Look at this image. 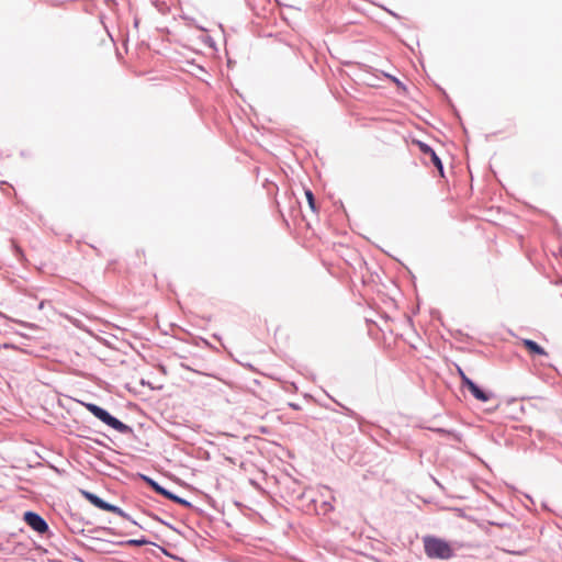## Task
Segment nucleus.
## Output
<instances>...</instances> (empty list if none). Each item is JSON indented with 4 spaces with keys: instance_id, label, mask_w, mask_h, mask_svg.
Masks as SVG:
<instances>
[{
    "instance_id": "obj_21",
    "label": "nucleus",
    "mask_w": 562,
    "mask_h": 562,
    "mask_svg": "<svg viewBox=\"0 0 562 562\" xmlns=\"http://www.w3.org/2000/svg\"><path fill=\"white\" fill-rule=\"evenodd\" d=\"M322 506L325 508V512L334 510V506L329 502H324Z\"/></svg>"
},
{
    "instance_id": "obj_10",
    "label": "nucleus",
    "mask_w": 562,
    "mask_h": 562,
    "mask_svg": "<svg viewBox=\"0 0 562 562\" xmlns=\"http://www.w3.org/2000/svg\"><path fill=\"white\" fill-rule=\"evenodd\" d=\"M81 522L83 519L79 515L70 514V522L67 524V527L72 533L85 535V529L79 526ZM85 524H89V521H85Z\"/></svg>"
},
{
    "instance_id": "obj_23",
    "label": "nucleus",
    "mask_w": 562,
    "mask_h": 562,
    "mask_svg": "<svg viewBox=\"0 0 562 562\" xmlns=\"http://www.w3.org/2000/svg\"><path fill=\"white\" fill-rule=\"evenodd\" d=\"M205 43L209 44V46L211 47H215V41L211 36H207Z\"/></svg>"
},
{
    "instance_id": "obj_1",
    "label": "nucleus",
    "mask_w": 562,
    "mask_h": 562,
    "mask_svg": "<svg viewBox=\"0 0 562 562\" xmlns=\"http://www.w3.org/2000/svg\"><path fill=\"white\" fill-rule=\"evenodd\" d=\"M424 551L429 559L449 560L456 555L451 543L440 537L427 535L423 538Z\"/></svg>"
},
{
    "instance_id": "obj_25",
    "label": "nucleus",
    "mask_w": 562,
    "mask_h": 562,
    "mask_svg": "<svg viewBox=\"0 0 562 562\" xmlns=\"http://www.w3.org/2000/svg\"><path fill=\"white\" fill-rule=\"evenodd\" d=\"M434 482H435V484H437L440 488H442V485L440 484V482H439V481H437L435 477H434Z\"/></svg>"
},
{
    "instance_id": "obj_16",
    "label": "nucleus",
    "mask_w": 562,
    "mask_h": 562,
    "mask_svg": "<svg viewBox=\"0 0 562 562\" xmlns=\"http://www.w3.org/2000/svg\"><path fill=\"white\" fill-rule=\"evenodd\" d=\"M92 531H101V532H104V533L111 535V536H123V533L121 531L116 530L115 528L106 527V526L95 527Z\"/></svg>"
},
{
    "instance_id": "obj_18",
    "label": "nucleus",
    "mask_w": 562,
    "mask_h": 562,
    "mask_svg": "<svg viewBox=\"0 0 562 562\" xmlns=\"http://www.w3.org/2000/svg\"><path fill=\"white\" fill-rule=\"evenodd\" d=\"M333 401L342 409L344 414L347 415L348 417H351V418H356L357 417V413L355 411H352L351 408L342 405L341 403H339L338 401L334 400Z\"/></svg>"
},
{
    "instance_id": "obj_27",
    "label": "nucleus",
    "mask_w": 562,
    "mask_h": 562,
    "mask_svg": "<svg viewBox=\"0 0 562 562\" xmlns=\"http://www.w3.org/2000/svg\"><path fill=\"white\" fill-rule=\"evenodd\" d=\"M3 347H4V348H9V347H11V346H10L9 344H4V346H3Z\"/></svg>"
},
{
    "instance_id": "obj_22",
    "label": "nucleus",
    "mask_w": 562,
    "mask_h": 562,
    "mask_svg": "<svg viewBox=\"0 0 562 562\" xmlns=\"http://www.w3.org/2000/svg\"><path fill=\"white\" fill-rule=\"evenodd\" d=\"M288 405L294 411H300L302 408L300 404L293 402H290Z\"/></svg>"
},
{
    "instance_id": "obj_6",
    "label": "nucleus",
    "mask_w": 562,
    "mask_h": 562,
    "mask_svg": "<svg viewBox=\"0 0 562 562\" xmlns=\"http://www.w3.org/2000/svg\"><path fill=\"white\" fill-rule=\"evenodd\" d=\"M138 476L155 493H157V494L164 496L165 498H167V495L170 493V491L168 488H166L162 485H160L156 480H154L149 475H146V474H143V473H138Z\"/></svg>"
},
{
    "instance_id": "obj_3",
    "label": "nucleus",
    "mask_w": 562,
    "mask_h": 562,
    "mask_svg": "<svg viewBox=\"0 0 562 562\" xmlns=\"http://www.w3.org/2000/svg\"><path fill=\"white\" fill-rule=\"evenodd\" d=\"M23 521L35 532L45 535L49 532L47 521L38 513L34 510H26L23 514Z\"/></svg>"
},
{
    "instance_id": "obj_13",
    "label": "nucleus",
    "mask_w": 562,
    "mask_h": 562,
    "mask_svg": "<svg viewBox=\"0 0 562 562\" xmlns=\"http://www.w3.org/2000/svg\"><path fill=\"white\" fill-rule=\"evenodd\" d=\"M167 499H168V501H171V502H173V503H176V504H179V505H181V506H183V507H186V508H192V507H193V505H192V503H191L190 501H188V499H186V498H183V497H181V496H179V495L175 494V493H173V492H171V491H170V493L167 495Z\"/></svg>"
},
{
    "instance_id": "obj_9",
    "label": "nucleus",
    "mask_w": 562,
    "mask_h": 562,
    "mask_svg": "<svg viewBox=\"0 0 562 562\" xmlns=\"http://www.w3.org/2000/svg\"><path fill=\"white\" fill-rule=\"evenodd\" d=\"M104 512H110V513H113L128 521H131L133 525H136L138 526L139 528L142 529H145L142 525H139L136 520H134L132 518V516L130 514H127L125 510H123L120 506L117 505H114V504H111V503H108Z\"/></svg>"
},
{
    "instance_id": "obj_8",
    "label": "nucleus",
    "mask_w": 562,
    "mask_h": 562,
    "mask_svg": "<svg viewBox=\"0 0 562 562\" xmlns=\"http://www.w3.org/2000/svg\"><path fill=\"white\" fill-rule=\"evenodd\" d=\"M81 496L88 501L91 505H93L94 507L101 509V510H104L108 503L106 501H104L103 498H101L99 495H97L95 493H92L90 491H87V490H79Z\"/></svg>"
},
{
    "instance_id": "obj_12",
    "label": "nucleus",
    "mask_w": 562,
    "mask_h": 562,
    "mask_svg": "<svg viewBox=\"0 0 562 562\" xmlns=\"http://www.w3.org/2000/svg\"><path fill=\"white\" fill-rule=\"evenodd\" d=\"M430 429L440 436L451 437L457 442L462 441V435L453 429H446V428H441V427L430 428Z\"/></svg>"
},
{
    "instance_id": "obj_2",
    "label": "nucleus",
    "mask_w": 562,
    "mask_h": 562,
    "mask_svg": "<svg viewBox=\"0 0 562 562\" xmlns=\"http://www.w3.org/2000/svg\"><path fill=\"white\" fill-rule=\"evenodd\" d=\"M82 405L86 407V409L91 413L95 418H98L100 422L109 426L110 428L116 430L117 432L122 435H133L134 429L113 416L108 409L99 406L94 403H88L82 402Z\"/></svg>"
},
{
    "instance_id": "obj_19",
    "label": "nucleus",
    "mask_w": 562,
    "mask_h": 562,
    "mask_svg": "<svg viewBox=\"0 0 562 562\" xmlns=\"http://www.w3.org/2000/svg\"><path fill=\"white\" fill-rule=\"evenodd\" d=\"M438 89L440 90V92L442 93L445 100L447 101V103H449V105L452 108L453 112L456 113V115L460 119V115L458 113V110L456 109V106L453 105L450 97L448 95V93L446 92L445 89H442L441 87H438Z\"/></svg>"
},
{
    "instance_id": "obj_7",
    "label": "nucleus",
    "mask_w": 562,
    "mask_h": 562,
    "mask_svg": "<svg viewBox=\"0 0 562 562\" xmlns=\"http://www.w3.org/2000/svg\"><path fill=\"white\" fill-rule=\"evenodd\" d=\"M520 342L531 356H548L546 349L532 339L522 338Z\"/></svg>"
},
{
    "instance_id": "obj_15",
    "label": "nucleus",
    "mask_w": 562,
    "mask_h": 562,
    "mask_svg": "<svg viewBox=\"0 0 562 562\" xmlns=\"http://www.w3.org/2000/svg\"><path fill=\"white\" fill-rule=\"evenodd\" d=\"M383 75L389 80H391L397 87V89L402 90L403 92L407 91V88H406L405 83L403 81H401L397 77H395L393 75H390V74H386V72H383Z\"/></svg>"
},
{
    "instance_id": "obj_26",
    "label": "nucleus",
    "mask_w": 562,
    "mask_h": 562,
    "mask_svg": "<svg viewBox=\"0 0 562 562\" xmlns=\"http://www.w3.org/2000/svg\"><path fill=\"white\" fill-rule=\"evenodd\" d=\"M93 540H97V541H103V539H101V538H97V537H95V538H93Z\"/></svg>"
},
{
    "instance_id": "obj_5",
    "label": "nucleus",
    "mask_w": 562,
    "mask_h": 562,
    "mask_svg": "<svg viewBox=\"0 0 562 562\" xmlns=\"http://www.w3.org/2000/svg\"><path fill=\"white\" fill-rule=\"evenodd\" d=\"M414 143L417 145L420 153H423L424 155L431 156V164L438 170L439 176L443 178L445 177V167H443L441 158L437 155V153L434 150V148L429 144H427L423 140H414Z\"/></svg>"
},
{
    "instance_id": "obj_17",
    "label": "nucleus",
    "mask_w": 562,
    "mask_h": 562,
    "mask_svg": "<svg viewBox=\"0 0 562 562\" xmlns=\"http://www.w3.org/2000/svg\"><path fill=\"white\" fill-rule=\"evenodd\" d=\"M456 370L461 380V386L463 387L467 384V382L470 381L471 379L465 374V372L460 366L457 364Z\"/></svg>"
},
{
    "instance_id": "obj_24",
    "label": "nucleus",
    "mask_w": 562,
    "mask_h": 562,
    "mask_svg": "<svg viewBox=\"0 0 562 562\" xmlns=\"http://www.w3.org/2000/svg\"><path fill=\"white\" fill-rule=\"evenodd\" d=\"M93 441H94L97 445H99V446H103V447L105 446V445L103 443V441H101V440H99V439H94Z\"/></svg>"
},
{
    "instance_id": "obj_20",
    "label": "nucleus",
    "mask_w": 562,
    "mask_h": 562,
    "mask_svg": "<svg viewBox=\"0 0 562 562\" xmlns=\"http://www.w3.org/2000/svg\"><path fill=\"white\" fill-rule=\"evenodd\" d=\"M150 517H153L154 519H156L157 521H159L160 524H164L166 525L167 527L176 530L170 524L166 522L165 520H162L161 518H159L157 515L155 514H151Z\"/></svg>"
},
{
    "instance_id": "obj_11",
    "label": "nucleus",
    "mask_w": 562,
    "mask_h": 562,
    "mask_svg": "<svg viewBox=\"0 0 562 562\" xmlns=\"http://www.w3.org/2000/svg\"><path fill=\"white\" fill-rule=\"evenodd\" d=\"M106 541L112 544L127 546V547H143L146 544H151V542L145 537H140L138 539H128V540H123V541H112V540H106Z\"/></svg>"
},
{
    "instance_id": "obj_4",
    "label": "nucleus",
    "mask_w": 562,
    "mask_h": 562,
    "mask_svg": "<svg viewBox=\"0 0 562 562\" xmlns=\"http://www.w3.org/2000/svg\"><path fill=\"white\" fill-rule=\"evenodd\" d=\"M463 389H467L475 400L483 403H487L495 397L494 392L487 389H483L472 379L467 382Z\"/></svg>"
},
{
    "instance_id": "obj_14",
    "label": "nucleus",
    "mask_w": 562,
    "mask_h": 562,
    "mask_svg": "<svg viewBox=\"0 0 562 562\" xmlns=\"http://www.w3.org/2000/svg\"><path fill=\"white\" fill-rule=\"evenodd\" d=\"M304 193H305V196L307 200L308 207L311 209V211L313 213H317L318 206H317L316 199H315L313 191L308 188H304Z\"/></svg>"
}]
</instances>
